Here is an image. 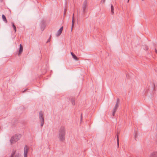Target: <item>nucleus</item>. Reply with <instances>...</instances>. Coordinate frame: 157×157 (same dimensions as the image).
<instances>
[{"label": "nucleus", "instance_id": "nucleus-5", "mask_svg": "<svg viewBox=\"0 0 157 157\" xmlns=\"http://www.w3.org/2000/svg\"><path fill=\"white\" fill-rule=\"evenodd\" d=\"M29 148L27 145H25L24 148V157H27V154L28 152Z\"/></svg>", "mask_w": 157, "mask_h": 157}, {"label": "nucleus", "instance_id": "nucleus-18", "mask_svg": "<svg viewBox=\"0 0 157 157\" xmlns=\"http://www.w3.org/2000/svg\"><path fill=\"white\" fill-rule=\"evenodd\" d=\"M117 145L118 147H119V136L118 134L117 136Z\"/></svg>", "mask_w": 157, "mask_h": 157}, {"label": "nucleus", "instance_id": "nucleus-10", "mask_svg": "<svg viewBox=\"0 0 157 157\" xmlns=\"http://www.w3.org/2000/svg\"><path fill=\"white\" fill-rule=\"evenodd\" d=\"M71 55L73 58L74 59L76 60H78V58L72 52H71Z\"/></svg>", "mask_w": 157, "mask_h": 157}, {"label": "nucleus", "instance_id": "nucleus-7", "mask_svg": "<svg viewBox=\"0 0 157 157\" xmlns=\"http://www.w3.org/2000/svg\"><path fill=\"white\" fill-rule=\"evenodd\" d=\"M63 26H62L60 28L59 30L57 32V33L56 34V36H59L61 34L63 30Z\"/></svg>", "mask_w": 157, "mask_h": 157}, {"label": "nucleus", "instance_id": "nucleus-27", "mask_svg": "<svg viewBox=\"0 0 157 157\" xmlns=\"http://www.w3.org/2000/svg\"><path fill=\"white\" fill-rule=\"evenodd\" d=\"M82 113L81 116V121H82Z\"/></svg>", "mask_w": 157, "mask_h": 157}, {"label": "nucleus", "instance_id": "nucleus-14", "mask_svg": "<svg viewBox=\"0 0 157 157\" xmlns=\"http://www.w3.org/2000/svg\"><path fill=\"white\" fill-rule=\"evenodd\" d=\"M111 14H112L113 15L114 14V8L112 4L111 5Z\"/></svg>", "mask_w": 157, "mask_h": 157}, {"label": "nucleus", "instance_id": "nucleus-26", "mask_svg": "<svg viewBox=\"0 0 157 157\" xmlns=\"http://www.w3.org/2000/svg\"><path fill=\"white\" fill-rule=\"evenodd\" d=\"M105 2V0H101V2L103 3H104Z\"/></svg>", "mask_w": 157, "mask_h": 157}, {"label": "nucleus", "instance_id": "nucleus-9", "mask_svg": "<svg viewBox=\"0 0 157 157\" xmlns=\"http://www.w3.org/2000/svg\"><path fill=\"white\" fill-rule=\"evenodd\" d=\"M150 157H157V152H153L152 153Z\"/></svg>", "mask_w": 157, "mask_h": 157}, {"label": "nucleus", "instance_id": "nucleus-3", "mask_svg": "<svg viewBox=\"0 0 157 157\" xmlns=\"http://www.w3.org/2000/svg\"><path fill=\"white\" fill-rule=\"evenodd\" d=\"M39 115V119L40 121L41 122V127H42L44 124V121L43 113L42 111H40V112Z\"/></svg>", "mask_w": 157, "mask_h": 157}, {"label": "nucleus", "instance_id": "nucleus-12", "mask_svg": "<svg viewBox=\"0 0 157 157\" xmlns=\"http://www.w3.org/2000/svg\"><path fill=\"white\" fill-rule=\"evenodd\" d=\"M2 18L3 21L4 22H5V23H7V21L6 19V17L5 16L4 14H3L2 15Z\"/></svg>", "mask_w": 157, "mask_h": 157}, {"label": "nucleus", "instance_id": "nucleus-34", "mask_svg": "<svg viewBox=\"0 0 157 157\" xmlns=\"http://www.w3.org/2000/svg\"><path fill=\"white\" fill-rule=\"evenodd\" d=\"M142 1H144V0H142Z\"/></svg>", "mask_w": 157, "mask_h": 157}, {"label": "nucleus", "instance_id": "nucleus-17", "mask_svg": "<svg viewBox=\"0 0 157 157\" xmlns=\"http://www.w3.org/2000/svg\"><path fill=\"white\" fill-rule=\"evenodd\" d=\"M143 49L146 50H147L148 49V47L146 45H143Z\"/></svg>", "mask_w": 157, "mask_h": 157}, {"label": "nucleus", "instance_id": "nucleus-20", "mask_svg": "<svg viewBox=\"0 0 157 157\" xmlns=\"http://www.w3.org/2000/svg\"><path fill=\"white\" fill-rule=\"evenodd\" d=\"M117 107H115L114 106V107L113 109V111H115L116 112L117 111Z\"/></svg>", "mask_w": 157, "mask_h": 157}, {"label": "nucleus", "instance_id": "nucleus-24", "mask_svg": "<svg viewBox=\"0 0 157 157\" xmlns=\"http://www.w3.org/2000/svg\"><path fill=\"white\" fill-rule=\"evenodd\" d=\"M136 134H137V133H136V132H135V135H134V137H135V139L136 140Z\"/></svg>", "mask_w": 157, "mask_h": 157}, {"label": "nucleus", "instance_id": "nucleus-33", "mask_svg": "<svg viewBox=\"0 0 157 157\" xmlns=\"http://www.w3.org/2000/svg\"><path fill=\"white\" fill-rule=\"evenodd\" d=\"M129 0H128V2H128V3L129 2Z\"/></svg>", "mask_w": 157, "mask_h": 157}, {"label": "nucleus", "instance_id": "nucleus-30", "mask_svg": "<svg viewBox=\"0 0 157 157\" xmlns=\"http://www.w3.org/2000/svg\"><path fill=\"white\" fill-rule=\"evenodd\" d=\"M65 14H66V13H65V12H64V16H65Z\"/></svg>", "mask_w": 157, "mask_h": 157}, {"label": "nucleus", "instance_id": "nucleus-2", "mask_svg": "<svg viewBox=\"0 0 157 157\" xmlns=\"http://www.w3.org/2000/svg\"><path fill=\"white\" fill-rule=\"evenodd\" d=\"M21 134H16L11 138L10 140L11 144H13L19 140L21 137Z\"/></svg>", "mask_w": 157, "mask_h": 157}, {"label": "nucleus", "instance_id": "nucleus-1", "mask_svg": "<svg viewBox=\"0 0 157 157\" xmlns=\"http://www.w3.org/2000/svg\"><path fill=\"white\" fill-rule=\"evenodd\" d=\"M66 130L65 127L62 126L59 128L58 132L59 139L61 142H63L65 140Z\"/></svg>", "mask_w": 157, "mask_h": 157}, {"label": "nucleus", "instance_id": "nucleus-4", "mask_svg": "<svg viewBox=\"0 0 157 157\" xmlns=\"http://www.w3.org/2000/svg\"><path fill=\"white\" fill-rule=\"evenodd\" d=\"M88 5L87 0H85L82 5V11L83 14L85 13L86 9Z\"/></svg>", "mask_w": 157, "mask_h": 157}, {"label": "nucleus", "instance_id": "nucleus-28", "mask_svg": "<svg viewBox=\"0 0 157 157\" xmlns=\"http://www.w3.org/2000/svg\"><path fill=\"white\" fill-rule=\"evenodd\" d=\"M155 52H156V53H157V50H156V49H155Z\"/></svg>", "mask_w": 157, "mask_h": 157}, {"label": "nucleus", "instance_id": "nucleus-31", "mask_svg": "<svg viewBox=\"0 0 157 157\" xmlns=\"http://www.w3.org/2000/svg\"><path fill=\"white\" fill-rule=\"evenodd\" d=\"M74 14L73 13V17L74 18Z\"/></svg>", "mask_w": 157, "mask_h": 157}, {"label": "nucleus", "instance_id": "nucleus-25", "mask_svg": "<svg viewBox=\"0 0 157 157\" xmlns=\"http://www.w3.org/2000/svg\"><path fill=\"white\" fill-rule=\"evenodd\" d=\"M74 25H73V24H72V26H71V31H72V30L73 28V27Z\"/></svg>", "mask_w": 157, "mask_h": 157}, {"label": "nucleus", "instance_id": "nucleus-23", "mask_svg": "<svg viewBox=\"0 0 157 157\" xmlns=\"http://www.w3.org/2000/svg\"><path fill=\"white\" fill-rule=\"evenodd\" d=\"M116 112L115 111H113V113H112V115L113 116H114V115H115V113Z\"/></svg>", "mask_w": 157, "mask_h": 157}, {"label": "nucleus", "instance_id": "nucleus-13", "mask_svg": "<svg viewBox=\"0 0 157 157\" xmlns=\"http://www.w3.org/2000/svg\"><path fill=\"white\" fill-rule=\"evenodd\" d=\"M71 101L72 103V104L73 105H75V99L74 98H72L71 99Z\"/></svg>", "mask_w": 157, "mask_h": 157}, {"label": "nucleus", "instance_id": "nucleus-19", "mask_svg": "<svg viewBox=\"0 0 157 157\" xmlns=\"http://www.w3.org/2000/svg\"><path fill=\"white\" fill-rule=\"evenodd\" d=\"M51 37H52V36H51V35L49 39L47 40V41L46 42V43H48V42H49L50 41V40L51 38Z\"/></svg>", "mask_w": 157, "mask_h": 157}, {"label": "nucleus", "instance_id": "nucleus-29", "mask_svg": "<svg viewBox=\"0 0 157 157\" xmlns=\"http://www.w3.org/2000/svg\"><path fill=\"white\" fill-rule=\"evenodd\" d=\"M66 11H67V10H66V9H64V12H65V13H66Z\"/></svg>", "mask_w": 157, "mask_h": 157}, {"label": "nucleus", "instance_id": "nucleus-15", "mask_svg": "<svg viewBox=\"0 0 157 157\" xmlns=\"http://www.w3.org/2000/svg\"><path fill=\"white\" fill-rule=\"evenodd\" d=\"M119 98H118L117 99V102H116V104L115 106V107H117V108H118V104H119Z\"/></svg>", "mask_w": 157, "mask_h": 157}, {"label": "nucleus", "instance_id": "nucleus-22", "mask_svg": "<svg viewBox=\"0 0 157 157\" xmlns=\"http://www.w3.org/2000/svg\"><path fill=\"white\" fill-rule=\"evenodd\" d=\"M15 157H20V155L19 154H16L15 156Z\"/></svg>", "mask_w": 157, "mask_h": 157}, {"label": "nucleus", "instance_id": "nucleus-8", "mask_svg": "<svg viewBox=\"0 0 157 157\" xmlns=\"http://www.w3.org/2000/svg\"><path fill=\"white\" fill-rule=\"evenodd\" d=\"M23 51V47L21 44L20 45L19 50L18 52L19 56H20L22 53Z\"/></svg>", "mask_w": 157, "mask_h": 157}, {"label": "nucleus", "instance_id": "nucleus-21", "mask_svg": "<svg viewBox=\"0 0 157 157\" xmlns=\"http://www.w3.org/2000/svg\"><path fill=\"white\" fill-rule=\"evenodd\" d=\"M74 23H75V21H74V18L73 17H72V24H73V25H74Z\"/></svg>", "mask_w": 157, "mask_h": 157}, {"label": "nucleus", "instance_id": "nucleus-32", "mask_svg": "<svg viewBox=\"0 0 157 157\" xmlns=\"http://www.w3.org/2000/svg\"><path fill=\"white\" fill-rule=\"evenodd\" d=\"M26 90H27L26 89V90H25L23 92H24Z\"/></svg>", "mask_w": 157, "mask_h": 157}, {"label": "nucleus", "instance_id": "nucleus-16", "mask_svg": "<svg viewBox=\"0 0 157 157\" xmlns=\"http://www.w3.org/2000/svg\"><path fill=\"white\" fill-rule=\"evenodd\" d=\"M12 27L14 29L15 33L16 32V26L14 25V23L13 22L12 23Z\"/></svg>", "mask_w": 157, "mask_h": 157}, {"label": "nucleus", "instance_id": "nucleus-11", "mask_svg": "<svg viewBox=\"0 0 157 157\" xmlns=\"http://www.w3.org/2000/svg\"><path fill=\"white\" fill-rule=\"evenodd\" d=\"M16 150H13L12 151L10 157H14V155L16 153Z\"/></svg>", "mask_w": 157, "mask_h": 157}, {"label": "nucleus", "instance_id": "nucleus-6", "mask_svg": "<svg viewBox=\"0 0 157 157\" xmlns=\"http://www.w3.org/2000/svg\"><path fill=\"white\" fill-rule=\"evenodd\" d=\"M45 27V21L42 20L41 22V27L42 31L44 30Z\"/></svg>", "mask_w": 157, "mask_h": 157}]
</instances>
